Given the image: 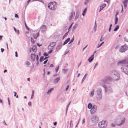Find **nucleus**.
<instances>
[{
	"label": "nucleus",
	"mask_w": 128,
	"mask_h": 128,
	"mask_svg": "<svg viewBox=\"0 0 128 128\" xmlns=\"http://www.w3.org/2000/svg\"><path fill=\"white\" fill-rule=\"evenodd\" d=\"M94 95V92L93 91L91 92L90 94V96H92Z\"/></svg>",
	"instance_id": "nucleus-26"
},
{
	"label": "nucleus",
	"mask_w": 128,
	"mask_h": 128,
	"mask_svg": "<svg viewBox=\"0 0 128 128\" xmlns=\"http://www.w3.org/2000/svg\"><path fill=\"white\" fill-rule=\"evenodd\" d=\"M107 124V122L104 120H103L100 122L98 124L99 126L101 128H104L106 127Z\"/></svg>",
	"instance_id": "nucleus-2"
},
{
	"label": "nucleus",
	"mask_w": 128,
	"mask_h": 128,
	"mask_svg": "<svg viewBox=\"0 0 128 128\" xmlns=\"http://www.w3.org/2000/svg\"><path fill=\"white\" fill-rule=\"evenodd\" d=\"M119 26H116L115 28L114 29V31H116L119 28Z\"/></svg>",
	"instance_id": "nucleus-17"
},
{
	"label": "nucleus",
	"mask_w": 128,
	"mask_h": 128,
	"mask_svg": "<svg viewBox=\"0 0 128 128\" xmlns=\"http://www.w3.org/2000/svg\"><path fill=\"white\" fill-rule=\"evenodd\" d=\"M103 43H104V42H102V43L99 46H98L97 48H98L99 47H100V46H101V45H102V44H103Z\"/></svg>",
	"instance_id": "nucleus-28"
},
{
	"label": "nucleus",
	"mask_w": 128,
	"mask_h": 128,
	"mask_svg": "<svg viewBox=\"0 0 128 128\" xmlns=\"http://www.w3.org/2000/svg\"><path fill=\"white\" fill-rule=\"evenodd\" d=\"M70 39L69 38H68L64 42V45L65 44H67L68 42H69V41H70L69 44H70V43L72 42L73 41H74V38H73L71 40H70Z\"/></svg>",
	"instance_id": "nucleus-5"
},
{
	"label": "nucleus",
	"mask_w": 128,
	"mask_h": 128,
	"mask_svg": "<svg viewBox=\"0 0 128 128\" xmlns=\"http://www.w3.org/2000/svg\"><path fill=\"white\" fill-rule=\"evenodd\" d=\"M32 94L33 95L34 94V92L33 91H32Z\"/></svg>",
	"instance_id": "nucleus-50"
},
{
	"label": "nucleus",
	"mask_w": 128,
	"mask_h": 128,
	"mask_svg": "<svg viewBox=\"0 0 128 128\" xmlns=\"http://www.w3.org/2000/svg\"><path fill=\"white\" fill-rule=\"evenodd\" d=\"M111 28H110H110L109 29V31L110 32V30H111Z\"/></svg>",
	"instance_id": "nucleus-43"
},
{
	"label": "nucleus",
	"mask_w": 128,
	"mask_h": 128,
	"mask_svg": "<svg viewBox=\"0 0 128 128\" xmlns=\"http://www.w3.org/2000/svg\"><path fill=\"white\" fill-rule=\"evenodd\" d=\"M38 0H33V1H38Z\"/></svg>",
	"instance_id": "nucleus-54"
},
{
	"label": "nucleus",
	"mask_w": 128,
	"mask_h": 128,
	"mask_svg": "<svg viewBox=\"0 0 128 128\" xmlns=\"http://www.w3.org/2000/svg\"><path fill=\"white\" fill-rule=\"evenodd\" d=\"M128 48V47L126 46H122L120 48V51L122 52H124Z\"/></svg>",
	"instance_id": "nucleus-4"
},
{
	"label": "nucleus",
	"mask_w": 128,
	"mask_h": 128,
	"mask_svg": "<svg viewBox=\"0 0 128 128\" xmlns=\"http://www.w3.org/2000/svg\"><path fill=\"white\" fill-rule=\"evenodd\" d=\"M28 81H30V78H28Z\"/></svg>",
	"instance_id": "nucleus-46"
},
{
	"label": "nucleus",
	"mask_w": 128,
	"mask_h": 128,
	"mask_svg": "<svg viewBox=\"0 0 128 128\" xmlns=\"http://www.w3.org/2000/svg\"><path fill=\"white\" fill-rule=\"evenodd\" d=\"M72 24L70 26V27L69 28V29H70L72 27Z\"/></svg>",
	"instance_id": "nucleus-41"
},
{
	"label": "nucleus",
	"mask_w": 128,
	"mask_h": 128,
	"mask_svg": "<svg viewBox=\"0 0 128 128\" xmlns=\"http://www.w3.org/2000/svg\"><path fill=\"white\" fill-rule=\"evenodd\" d=\"M86 8L85 9H84V10L83 12L82 15H83V16H84V15L85 14L86 12Z\"/></svg>",
	"instance_id": "nucleus-16"
},
{
	"label": "nucleus",
	"mask_w": 128,
	"mask_h": 128,
	"mask_svg": "<svg viewBox=\"0 0 128 128\" xmlns=\"http://www.w3.org/2000/svg\"><path fill=\"white\" fill-rule=\"evenodd\" d=\"M39 35V33H34L33 34V36L34 38L36 39Z\"/></svg>",
	"instance_id": "nucleus-10"
},
{
	"label": "nucleus",
	"mask_w": 128,
	"mask_h": 128,
	"mask_svg": "<svg viewBox=\"0 0 128 128\" xmlns=\"http://www.w3.org/2000/svg\"><path fill=\"white\" fill-rule=\"evenodd\" d=\"M71 124V122H70V124Z\"/></svg>",
	"instance_id": "nucleus-57"
},
{
	"label": "nucleus",
	"mask_w": 128,
	"mask_h": 128,
	"mask_svg": "<svg viewBox=\"0 0 128 128\" xmlns=\"http://www.w3.org/2000/svg\"><path fill=\"white\" fill-rule=\"evenodd\" d=\"M14 30L15 32L17 33L18 34H19V32L18 30H16L15 28H14Z\"/></svg>",
	"instance_id": "nucleus-19"
},
{
	"label": "nucleus",
	"mask_w": 128,
	"mask_h": 128,
	"mask_svg": "<svg viewBox=\"0 0 128 128\" xmlns=\"http://www.w3.org/2000/svg\"><path fill=\"white\" fill-rule=\"evenodd\" d=\"M31 40L32 42V43L34 44V43L35 41L34 40L32 39V38H31Z\"/></svg>",
	"instance_id": "nucleus-21"
},
{
	"label": "nucleus",
	"mask_w": 128,
	"mask_h": 128,
	"mask_svg": "<svg viewBox=\"0 0 128 128\" xmlns=\"http://www.w3.org/2000/svg\"><path fill=\"white\" fill-rule=\"evenodd\" d=\"M125 62V61L124 60L118 63L123 64Z\"/></svg>",
	"instance_id": "nucleus-25"
},
{
	"label": "nucleus",
	"mask_w": 128,
	"mask_h": 128,
	"mask_svg": "<svg viewBox=\"0 0 128 128\" xmlns=\"http://www.w3.org/2000/svg\"><path fill=\"white\" fill-rule=\"evenodd\" d=\"M37 45L38 46H41V45H38V44H37Z\"/></svg>",
	"instance_id": "nucleus-52"
},
{
	"label": "nucleus",
	"mask_w": 128,
	"mask_h": 128,
	"mask_svg": "<svg viewBox=\"0 0 128 128\" xmlns=\"http://www.w3.org/2000/svg\"><path fill=\"white\" fill-rule=\"evenodd\" d=\"M1 50L2 52H3L4 51V49L2 48L1 49Z\"/></svg>",
	"instance_id": "nucleus-36"
},
{
	"label": "nucleus",
	"mask_w": 128,
	"mask_h": 128,
	"mask_svg": "<svg viewBox=\"0 0 128 128\" xmlns=\"http://www.w3.org/2000/svg\"><path fill=\"white\" fill-rule=\"evenodd\" d=\"M103 8H104L103 7L100 6V11L102 10Z\"/></svg>",
	"instance_id": "nucleus-29"
},
{
	"label": "nucleus",
	"mask_w": 128,
	"mask_h": 128,
	"mask_svg": "<svg viewBox=\"0 0 128 128\" xmlns=\"http://www.w3.org/2000/svg\"><path fill=\"white\" fill-rule=\"evenodd\" d=\"M40 29L42 32H44L46 30V27L45 25H43L41 27Z\"/></svg>",
	"instance_id": "nucleus-7"
},
{
	"label": "nucleus",
	"mask_w": 128,
	"mask_h": 128,
	"mask_svg": "<svg viewBox=\"0 0 128 128\" xmlns=\"http://www.w3.org/2000/svg\"><path fill=\"white\" fill-rule=\"evenodd\" d=\"M24 98H26V96H25Z\"/></svg>",
	"instance_id": "nucleus-56"
},
{
	"label": "nucleus",
	"mask_w": 128,
	"mask_h": 128,
	"mask_svg": "<svg viewBox=\"0 0 128 128\" xmlns=\"http://www.w3.org/2000/svg\"><path fill=\"white\" fill-rule=\"evenodd\" d=\"M69 87V86H68L67 87V88H66V90H67Z\"/></svg>",
	"instance_id": "nucleus-47"
},
{
	"label": "nucleus",
	"mask_w": 128,
	"mask_h": 128,
	"mask_svg": "<svg viewBox=\"0 0 128 128\" xmlns=\"http://www.w3.org/2000/svg\"><path fill=\"white\" fill-rule=\"evenodd\" d=\"M30 57L31 60L33 61H34L36 58L37 61L38 60V55H36L35 54H31Z\"/></svg>",
	"instance_id": "nucleus-3"
},
{
	"label": "nucleus",
	"mask_w": 128,
	"mask_h": 128,
	"mask_svg": "<svg viewBox=\"0 0 128 128\" xmlns=\"http://www.w3.org/2000/svg\"><path fill=\"white\" fill-rule=\"evenodd\" d=\"M119 36L120 37V35H119Z\"/></svg>",
	"instance_id": "nucleus-58"
},
{
	"label": "nucleus",
	"mask_w": 128,
	"mask_h": 128,
	"mask_svg": "<svg viewBox=\"0 0 128 128\" xmlns=\"http://www.w3.org/2000/svg\"><path fill=\"white\" fill-rule=\"evenodd\" d=\"M4 18L5 19V20H7L6 18V17Z\"/></svg>",
	"instance_id": "nucleus-48"
},
{
	"label": "nucleus",
	"mask_w": 128,
	"mask_h": 128,
	"mask_svg": "<svg viewBox=\"0 0 128 128\" xmlns=\"http://www.w3.org/2000/svg\"><path fill=\"white\" fill-rule=\"evenodd\" d=\"M106 6V5L105 4H102L101 6H100L101 7H102L103 8H104Z\"/></svg>",
	"instance_id": "nucleus-23"
},
{
	"label": "nucleus",
	"mask_w": 128,
	"mask_h": 128,
	"mask_svg": "<svg viewBox=\"0 0 128 128\" xmlns=\"http://www.w3.org/2000/svg\"><path fill=\"white\" fill-rule=\"evenodd\" d=\"M7 70H4V72L5 73L6 72Z\"/></svg>",
	"instance_id": "nucleus-45"
},
{
	"label": "nucleus",
	"mask_w": 128,
	"mask_h": 128,
	"mask_svg": "<svg viewBox=\"0 0 128 128\" xmlns=\"http://www.w3.org/2000/svg\"><path fill=\"white\" fill-rule=\"evenodd\" d=\"M112 26V24H111L110 25V28H111Z\"/></svg>",
	"instance_id": "nucleus-51"
},
{
	"label": "nucleus",
	"mask_w": 128,
	"mask_h": 128,
	"mask_svg": "<svg viewBox=\"0 0 128 128\" xmlns=\"http://www.w3.org/2000/svg\"><path fill=\"white\" fill-rule=\"evenodd\" d=\"M48 54H49L48 53H48L46 52H44V55L45 56H47L48 55Z\"/></svg>",
	"instance_id": "nucleus-20"
},
{
	"label": "nucleus",
	"mask_w": 128,
	"mask_h": 128,
	"mask_svg": "<svg viewBox=\"0 0 128 128\" xmlns=\"http://www.w3.org/2000/svg\"><path fill=\"white\" fill-rule=\"evenodd\" d=\"M31 0H28V2H29Z\"/></svg>",
	"instance_id": "nucleus-49"
},
{
	"label": "nucleus",
	"mask_w": 128,
	"mask_h": 128,
	"mask_svg": "<svg viewBox=\"0 0 128 128\" xmlns=\"http://www.w3.org/2000/svg\"><path fill=\"white\" fill-rule=\"evenodd\" d=\"M2 36H0V40H1L2 39Z\"/></svg>",
	"instance_id": "nucleus-42"
},
{
	"label": "nucleus",
	"mask_w": 128,
	"mask_h": 128,
	"mask_svg": "<svg viewBox=\"0 0 128 128\" xmlns=\"http://www.w3.org/2000/svg\"><path fill=\"white\" fill-rule=\"evenodd\" d=\"M53 48H52L49 46H48V49L49 50V51L48 52V54H50L52 52Z\"/></svg>",
	"instance_id": "nucleus-9"
},
{
	"label": "nucleus",
	"mask_w": 128,
	"mask_h": 128,
	"mask_svg": "<svg viewBox=\"0 0 128 128\" xmlns=\"http://www.w3.org/2000/svg\"><path fill=\"white\" fill-rule=\"evenodd\" d=\"M54 125L56 126L57 124V122H54Z\"/></svg>",
	"instance_id": "nucleus-37"
},
{
	"label": "nucleus",
	"mask_w": 128,
	"mask_h": 128,
	"mask_svg": "<svg viewBox=\"0 0 128 128\" xmlns=\"http://www.w3.org/2000/svg\"><path fill=\"white\" fill-rule=\"evenodd\" d=\"M50 74V72H49L48 71L47 72V74L48 75L49 74Z\"/></svg>",
	"instance_id": "nucleus-40"
},
{
	"label": "nucleus",
	"mask_w": 128,
	"mask_h": 128,
	"mask_svg": "<svg viewBox=\"0 0 128 128\" xmlns=\"http://www.w3.org/2000/svg\"><path fill=\"white\" fill-rule=\"evenodd\" d=\"M16 56V57H18V54L17 52H15Z\"/></svg>",
	"instance_id": "nucleus-31"
},
{
	"label": "nucleus",
	"mask_w": 128,
	"mask_h": 128,
	"mask_svg": "<svg viewBox=\"0 0 128 128\" xmlns=\"http://www.w3.org/2000/svg\"><path fill=\"white\" fill-rule=\"evenodd\" d=\"M59 78H56V80H55H55H57V82H58V81L59 80Z\"/></svg>",
	"instance_id": "nucleus-32"
},
{
	"label": "nucleus",
	"mask_w": 128,
	"mask_h": 128,
	"mask_svg": "<svg viewBox=\"0 0 128 128\" xmlns=\"http://www.w3.org/2000/svg\"><path fill=\"white\" fill-rule=\"evenodd\" d=\"M0 102L2 103V100H0Z\"/></svg>",
	"instance_id": "nucleus-53"
},
{
	"label": "nucleus",
	"mask_w": 128,
	"mask_h": 128,
	"mask_svg": "<svg viewBox=\"0 0 128 128\" xmlns=\"http://www.w3.org/2000/svg\"><path fill=\"white\" fill-rule=\"evenodd\" d=\"M16 98H18V95L16 96Z\"/></svg>",
	"instance_id": "nucleus-55"
},
{
	"label": "nucleus",
	"mask_w": 128,
	"mask_h": 128,
	"mask_svg": "<svg viewBox=\"0 0 128 128\" xmlns=\"http://www.w3.org/2000/svg\"><path fill=\"white\" fill-rule=\"evenodd\" d=\"M92 106V104L90 103H89L88 106V107L90 109Z\"/></svg>",
	"instance_id": "nucleus-15"
},
{
	"label": "nucleus",
	"mask_w": 128,
	"mask_h": 128,
	"mask_svg": "<svg viewBox=\"0 0 128 128\" xmlns=\"http://www.w3.org/2000/svg\"><path fill=\"white\" fill-rule=\"evenodd\" d=\"M97 109V107L96 106H93L92 108L90 110V112L92 114H94L96 111Z\"/></svg>",
	"instance_id": "nucleus-6"
},
{
	"label": "nucleus",
	"mask_w": 128,
	"mask_h": 128,
	"mask_svg": "<svg viewBox=\"0 0 128 128\" xmlns=\"http://www.w3.org/2000/svg\"><path fill=\"white\" fill-rule=\"evenodd\" d=\"M48 60H46L44 62V64H46L47 63Z\"/></svg>",
	"instance_id": "nucleus-27"
},
{
	"label": "nucleus",
	"mask_w": 128,
	"mask_h": 128,
	"mask_svg": "<svg viewBox=\"0 0 128 128\" xmlns=\"http://www.w3.org/2000/svg\"><path fill=\"white\" fill-rule=\"evenodd\" d=\"M118 20V18H117V16L116 17V23L117 22Z\"/></svg>",
	"instance_id": "nucleus-24"
},
{
	"label": "nucleus",
	"mask_w": 128,
	"mask_h": 128,
	"mask_svg": "<svg viewBox=\"0 0 128 128\" xmlns=\"http://www.w3.org/2000/svg\"><path fill=\"white\" fill-rule=\"evenodd\" d=\"M56 3L55 2H51L48 4V7L50 9L54 10L56 8Z\"/></svg>",
	"instance_id": "nucleus-1"
},
{
	"label": "nucleus",
	"mask_w": 128,
	"mask_h": 128,
	"mask_svg": "<svg viewBox=\"0 0 128 128\" xmlns=\"http://www.w3.org/2000/svg\"><path fill=\"white\" fill-rule=\"evenodd\" d=\"M56 72H57L58 71V68H56Z\"/></svg>",
	"instance_id": "nucleus-39"
},
{
	"label": "nucleus",
	"mask_w": 128,
	"mask_h": 128,
	"mask_svg": "<svg viewBox=\"0 0 128 128\" xmlns=\"http://www.w3.org/2000/svg\"><path fill=\"white\" fill-rule=\"evenodd\" d=\"M112 126L113 127H114L115 126V125L114 124H112Z\"/></svg>",
	"instance_id": "nucleus-38"
},
{
	"label": "nucleus",
	"mask_w": 128,
	"mask_h": 128,
	"mask_svg": "<svg viewBox=\"0 0 128 128\" xmlns=\"http://www.w3.org/2000/svg\"><path fill=\"white\" fill-rule=\"evenodd\" d=\"M56 44L54 42H52L50 43L49 46H51L53 48L54 47V46H55Z\"/></svg>",
	"instance_id": "nucleus-12"
},
{
	"label": "nucleus",
	"mask_w": 128,
	"mask_h": 128,
	"mask_svg": "<svg viewBox=\"0 0 128 128\" xmlns=\"http://www.w3.org/2000/svg\"><path fill=\"white\" fill-rule=\"evenodd\" d=\"M123 3L124 4V6H126V3L128 2V0H123Z\"/></svg>",
	"instance_id": "nucleus-14"
},
{
	"label": "nucleus",
	"mask_w": 128,
	"mask_h": 128,
	"mask_svg": "<svg viewBox=\"0 0 128 128\" xmlns=\"http://www.w3.org/2000/svg\"><path fill=\"white\" fill-rule=\"evenodd\" d=\"M15 17H16V18H18V15L16 14H15Z\"/></svg>",
	"instance_id": "nucleus-35"
},
{
	"label": "nucleus",
	"mask_w": 128,
	"mask_h": 128,
	"mask_svg": "<svg viewBox=\"0 0 128 128\" xmlns=\"http://www.w3.org/2000/svg\"><path fill=\"white\" fill-rule=\"evenodd\" d=\"M31 102H29L28 103V105L29 106H31Z\"/></svg>",
	"instance_id": "nucleus-30"
},
{
	"label": "nucleus",
	"mask_w": 128,
	"mask_h": 128,
	"mask_svg": "<svg viewBox=\"0 0 128 128\" xmlns=\"http://www.w3.org/2000/svg\"><path fill=\"white\" fill-rule=\"evenodd\" d=\"M116 124L118 125H120L124 122L123 121H120V120H118L116 121Z\"/></svg>",
	"instance_id": "nucleus-8"
},
{
	"label": "nucleus",
	"mask_w": 128,
	"mask_h": 128,
	"mask_svg": "<svg viewBox=\"0 0 128 128\" xmlns=\"http://www.w3.org/2000/svg\"><path fill=\"white\" fill-rule=\"evenodd\" d=\"M54 66V65L53 64H51L50 66V67H52Z\"/></svg>",
	"instance_id": "nucleus-33"
},
{
	"label": "nucleus",
	"mask_w": 128,
	"mask_h": 128,
	"mask_svg": "<svg viewBox=\"0 0 128 128\" xmlns=\"http://www.w3.org/2000/svg\"><path fill=\"white\" fill-rule=\"evenodd\" d=\"M53 90V88H52L50 89L49 90H48V92H47L48 93H50L52 91V90Z\"/></svg>",
	"instance_id": "nucleus-22"
},
{
	"label": "nucleus",
	"mask_w": 128,
	"mask_h": 128,
	"mask_svg": "<svg viewBox=\"0 0 128 128\" xmlns=\"http://www.w3.org/2000/svg\"><path fill=\"white\" fill-rule=\"evenodd\" d=\"M52 128H55L54 127Z\"/></svg>",
	"instance_id": "nucleus-59"
},
{
	"label": "nucleus",
	"mask_w": 128,
	"mask_h": 128,
	"mask_svg": "<svg viewBox=\"0 0 128 128\" xmlns=\"http://www.w3.org/2000/svg\"><path fill=\"white\" fill-rule=\"evenodd\" d=\"M66 36V35L65 36V34L64 36L63 37V38H64Z\"/></svg>",
	"instance_id": "nucleus-44"
},
{
	"label": "nucleus",
	"mask_w": 128,
	"mask_h": 128,
	"mask_svg": "<svg viewBox=\"0 0 128 128\" xmlns=\"http://www.w3.org/2000/svg\"><path fill=\"white\" fill-rule=\"evenodd\" d=\"M32 50L34 52H36V46H33L32 48Z\"/></svg>",
	"instance_id": "nucleus-13"
},
{
	"label": "nucleus",
	"mask_w": 128,
	"mask_h": 128,
	"mask_svg": "<svg viewBox=\"0 0 128 128\" xmlns=\"http://www.w3.org/2000/svg\"><path fill=\"white\" fill-rule=\"evenodd\" d=\"M44 57L43 56L40 57V62H41L42 60H44Z\"/></svg>",
	"instance_id": "nucleus-18"
},
{
	"label": "nucleus",
	"mask_w": 128,
	"mask_h": 128,
	"mask_svg": "<svg viewBox=\"0 0 128 128\" xmlns=\"http://www.w3.org/2000/svg\"><path fill=\"white\" fill-rule=\"evenodd\" d=\"M14 96H16V92H14Z\"/></svg>",
	"instance_id": "nucleus-34"
},
{
	"label": "nucleus",
	"mask_w": 128,
	"mask_h": 128,
	"mask_svg": "<svg viewBox=\"0 0 128 128\" xmlns=\"http://www.w3.org/2000/svg\"><path fill=\"white\" fill-rule=\"evenodd\" d=\"M94 55H93L90 57L88 59V61L90 62H91L93 60L94 58Z\"/></svg>",
	"instance_id": "nucleus-11"
}]
</instances>
